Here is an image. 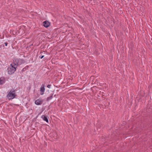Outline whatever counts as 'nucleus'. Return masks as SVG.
<instances>
[{
	"label": "nucleus",
	"instance_id": "9d476101",
	"mask_svg": "<svg viewBox=\"0 0 152 152\" xmlns=\"http://www.w3.org/2000/svg\"><path fill=\"white\" fill-rule=\"evenodd\" d=\"M7 44H8V43L7 42H5V45L6 46H7Z\"/></svg>",
	"mask_w": 152,
	"mask_h": 152
},
{
	"label": "nucleus",
	"instance_id": "1a4fd4ad",
	"mask_svg": "<svg viewBox=\"0 0 152 152\" xmlns=\"http://www.w3.org/2000/svg\"><path fill=\"white\" fill-rule=\"evenodd\" d=\"M51 86V85H48V86H47V87L49 88H50V87Z\"/></svg>",
	"mask_w": 152,
	"mask_h": 152
},
{
	"label": "nucleus",
	"instance_id": "9b49d317",
	"mask_svg": "<svg viewBox=\"0 0 152 152\" xmlns=\"http://www.w3.org/2000/svg\"><path fill=\"white\" fill-rule=\"evenodd\" d=\"M44 57V56H42L40 57V58L42 59V58H43Z\"/></svg>",
	"mask_w": 152,
	"mask_h": 152
},
{
	"label": "nucleus",
	"instance_id": "7ed1b4c3",
	"mask_svg": "<svg viewBox=\"0 0 152 152\" xmlns=\"http://www.w3.org/2000/svg\"><path fill=\"white\" fill-rule=\"evenodd\" d=\"M43 26L46 28H48L50 26V23L48 20H46L43 22Z\"/></svg>",
	"mask_w": 152,
	"mask_h": 152
},
{
	"label": "nucleus",
	"instance_id": "f8f14e48",
	"mask_svg": "<svg viewBox=\"0 0 152 152\" xmlns=\"http://www.w3.org/2000/svg\"><path fill=\"white\" fill-rule=\"evenodd\" d=\"M15 61H18V59H17V60H15Z\"/></svg>",
	"mask_w": 152,
	"mask_h": 152
},
{
	"label": "nucleus",
	"instance_id": "39448f33",
	"mask_svg": "<svg viewBox=\"0 0 152 152\" xmlns=\"http://www.w3.org/2000/svg\"><path fill=\"white\" fill-rule=\"evenodd\" d=\"M45 85L44 84H42L40 89V91L41 92L40 94L41 95H43V94L44 92L45 91Z\"/></svg>",
	"mask_w": 152,
	"mask_h": 152
},
{
	"label": "nucleus",
	"instance_id": "0eeeda50",
	"mask_svg": "<svg viewBox=\"0 0 152 152\" xmlns=\"http://www.w3.org/2000/svg\"><path fill=\"white\" fill-rule=\"evenodd\" d=\"M53 94L50 96L48 97L47 98V100L49 101L52 99L53 97Z\"/></svg>",
	"mask_w": 152,
	"mask_h": 152
},
{
	"label": "nucleus",
	"instance_id": "423d86ee",
	"mask_svg": "<svg viewBox=\"0 0 152 152\" xmlns=\"http://www.w3.org/2000/svg\"><path fill=\"white\" fill-rule=\"evenodd\" d=\"M5 82V78L4 77H1L0 78V84L1 85L4 83Z\"/></svg>",
	"mask_w": 152,
	"mask_h": 152
},
{
	"label": "nucleus",
	"instance_id": "f03ea898",
	"mask_svg": "<svg viewBox=\"0 0 152 152\" xmlns=\"http://www.w3.org/2000/svg\"><path fill=\"white\" fill-rule=\"evenodd\" d=\"M16 96L15 90H11L7 95L8 98L9 100L14 98Z\"/></svg>",
	"mask_w": 152,
	"mask_h": 152
},
{
	"label": "nucleus",
	"instance_id": "20e7f679",
	"mask_svg": "<svg viewBox=\"0 0 152 152\" xmlns=\"http://www.w3.org/2000/svg\"><path fill=\"white\" fill-rule=\"evenodd\" d=\"M43 102V100L41 99H38L36 100L35 102V103L36 105H39L41 104Z\"/></svg>",
	"mask_w": 152,
	"mask_h": 152
},
{
	"label": "nucleus",
	"instance_id": "6e6552de",
	"mask_svg": "<svg viewBox=\"0 0 152 152\" xmlns=\"http://www.w3.org/2000/svg\"><path fill=\"white\" fill-rule=\"evenodd\" d=\"M43 116H44V117L43 118V120H44L45 121L47 122H48V119L47 118V117L45 115H44Z\"/></svg>",
	"mask_w": 152,
	"mask_h": 152
},
{
	"label": "nucleus",
	"instance_id": "f257e3e1",
	"mask_svg": "<svg viewBox=\"0 0 152 152\" xmlns=\"http://www.w3.org/2000/svg\"><path fill=\"white\" fill-rule=\"evenodd\" d=\"M18 63H13L11 64L10 69H8V73L11 75L13 73L16 69Z\"/></svg>",
	"mask_w": 152,
	"mask_h": 152
}]
</instances>
